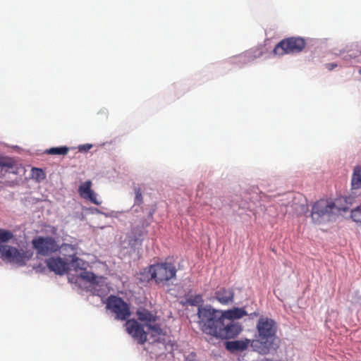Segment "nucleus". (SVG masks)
<instances>
[{
    "label": "nucleus",
    "mask_w": 361,
    "mask_h": 361,
    "mask_svg": "<svg viewBox=\"0 0 361 361\" xmlns=\"http://www.w3.org/2000/svg\"><path fill=\"white\" fill-rule=\"evenodd\" d=\"M223 310L211 305H200L197 310L198 324L202 331L216 338L228 340L235 338L243 331L238 322H225Z\"/></svg>",
    "instance_id": "nucleus-1"
},
{
    "label": "nucleus",
    "mask_w": 361,
    "mask_h": 361,
    "mask_svg": "<svg viewBox=\"0 0 361 361\" xmlns=\"http://www.w3.org/2000/svg\"><path fill=\"white\" fill-rule=\"evenodd\" d=\"M256 329V338L251 341L252 350L262 355L276 352L281 344V339L276 335V322L269 317H262L257 321Z\"/></svg>",
    "instance_id": "nucleus-2"
},
{
    "label": "nucleus",
    "mask_w": 361,
    "mask_h": 361,
    "mask_svg": "<svg viewBox=\"0 0 361 361\" xmlns=\"http://www.w3.org/2000/svg\"><path fill=\"white\" fill-rule=\"evenodd\" d=\"M351 204V199L348 197H340L335 200L321 199L312 207V219L317 224H320L324 218L331 220L348 212Z\"/></svg>",
    "instance_id": "nucleus-3"
},
{
    "label": "nucleus",
    "mask_w": 361,
    "mask_h": 361,
    "mask_svg": "<svg viewBox=\"0 0 361 361\" xmlns=\"http://www.w3.org/2000/svg\"><path fill=\"white\" fill-rule=\"evenodd\" d=\"M176 268L172 263H157L144 269L140 274V280L145 281L153 279L157 284L164 285L169 281L176 278Z\"/></svg>",
    "instance_id": "nucleus-4"
},
{
    "label": "nucleus",
    "mask_w": 361,
    "mask_h": 361,
    "mask_svg": "<svg viewBox=\"0 0 361 361\" xmlns=\"http://www.w3.org/2000/svg\"><path fill=\"white\" fill-rule=\"evenodd\" d=\"M63 251H70L71 252L68 255V258L62 259L59 257H52L46 259V264L51 271L59 275H63L68 271L70 264L75 268L80 267V265L83 264V262L76 256V252L73 245H63Z\"/></svg>",
    "instance_id": "nucleus-5"
},
{
    "label": "nucleus",
    "mask_w": 361,
    "mask_h": 361,
    "mask_svg": "<svg viewBox=\"0 0 361 361\" xmlns=\"http://www.w3.org/2000/svg\"><path fill=\"white\" fill-rule=\"evenodd\" d=\"M306 43L302 37H288L281 40L274 47L273 52L275 55L283 56L289 54L301 52L305 47Z\"/></svg>",
    "instance_id": "nucleus-6"
},
{
    "label": "nucleus",
    "mask_w": 361,
    "mask_h": 361,
    "mask_svg": "<svg viewBox=\"0 0 361 361\" xmlns=\"http://www.w3.org/2000/svg\"><path fill=\"white\" fill-rule=\"evenodd\" d=\"M31 255L28 251H25L23 249L18 250L8 245H0L1 258L10 263L23 266L31 257Z\"/></svg>",
    "instance_id": "nucleus-7"
},
{
    "label": "nucleus",
    "mask_w": 361,
    "mask_h": 361,
    "mask_svg": "<svg viewBox=\"0 0 361 361\" xmlns=\"http://www.w3.org/2000/svg\"><path fill=\"white\" fill-rule=\"evenodd\" d=\"M136 314L138 320L143 322L152 331L151 337L152 338V341L151 343L159 341V338L157 337L162 334V329L160 325L156 323L157 319V316L149 310L144 308L139 309Z\"/></svg>",
    "instance_id": "nucleus-8"
},
{
    "label": "nucleus",
    "mask_w": 361,
    "mask_h": 361,
    "mask_svg": "<svg viewBox=\"0 0 361 361\" xmlns=\"http://www.w3.org/2000/svg\"><path fill=\"white\" fill-rule=\"evenodd\" d=\"M106 307L116 314L115 318L118 320H126L130 316L128 305L121 298L111 295L109 297Z\"/></svg>",
    "instance_id": "nucleus-9"
},
{
    "label": "nucleus",
    "mask_w": 361,
    "mask_h": 361,
    "mask_svg": "<svg viewBox=\"0 0 361 361\" xmlns=\"http://www.w3.org/2000/svg\"><path fill=\"white\" fill-rule=\"evenodd\" d=\"M33 247L37 254L42 256H48L59 250V246L52 237L39 236L32 240Z\"/></svg>",
    "instance_id": "nucleus-10"
},
{
    "label": "nucleus",
    "mask_w": 361,
    "mask_h": 361,
    "mask_svg": "<svg viewBox=\"0 0 361 361\" xmlns=\"http://www.w3.org/2000/svg\"><path fill=\"white\" fill-rule=\"evenodd\" d=\"M126 329L127 332L135 339L139 344H144L147 338V334L144 331L143 326L141 325L135 319H128L126 322Z\"/></svg>",
    "instance_id": "nucleus-11"
},
{
    "label": "nucleus",
    "mask_w": 361,
    "mask_h": 361,
    "mask_svg": "<svg viewBox=\"0 0 361 361\" xmlns=\"http://www.w3.org/2000/svg\"><path fill=\"white\" fill-rule=\"evenodd\" d=\"M92 181L87 180L81 183L78 188V193L81 197L90 200L96 205H100L102 202L97 198V194L91 189Z\"/></svg>",
    "instance_id": "nucleus-12"
},
{
    "label": "nucleus",
    "mask_w": 361,
    "mask_h": 361,
    "mask_svg": "<svg viewBox=\"0 0 361 361\" xmlns=\"http://www.w3.org/2000/svg\"><path fill=\"white\" fill-rule=\"evenodd\" d=\"M145 233V226L143 224L142 226H133L131 228L130 235H128L129 245L134 248L140 246Z\"/></svg>",
    "instance_id": "nucleus-13"
},
{
    "label": "nucleus",
    "mask_w": 361,
    "mask_h": 361,
    "mask_svg": "<svg viewBox=\"0 0 361 361\" xmlns=\"http://www.w3.org/2000/svg\"><path fill=\"white\" fill-rule=\"evenodd\" d=\"M214 298L221 305H228L233 301L234 292L231 288H221L214 293Z\"/></svg>",
    "instance_id": "nucleus-14"
},
{
    "label": "nucleus",
    "mask_w": 361,
    "mask_h": 361,
    "mask_svg": "<svg viewBox=\"0 0 361 361\" xmlns=\"http://www.w3.org/2000/svg\"><path fill=\"white\" fill-rule=\"evenodd\" d=\"M225 321L235 322V320L243 318L247 315L244 307H233L232 309L223 310Z\"/></svg>",
    "instance_id": "nucleus-15"
},
{
    "label": "nucleus",
    "mask_w": 361,
    "mask_h": 361,
    "mask_svg": "<svg viewBox=\"0 0 361 361\" xmlns=\"http://www.w3.org/2000/svg\"><path fill=\"white\" fill-rule=\"evenodd\" d=\"M251 340L245 339L243 341H226L225 343L226 348L230 352H235V351H243L250 345L251 346Z\"/></svg>",
    "instance_id": "nucleus-16"
},
{
    "label": "nucleus",
    "mask_w": 361,
    "mask_h": 361,
    "mask_svg": "<svg viewBox=\"0 0 361 361\" xmlns=\"http://www.w3.org/2000/svg\"><path fill=\"white\" fill-rule=\"evenodd\" d=\"M351 185L353 189L361 188V166L357 165L353 169L351 178Z\"/></svg>",
    "instance_id": "nucleus-17"
},
{
    "label": "nucleus",
    "mask_w": 361,
    "mask_h": 361,
    "mask_svg": "<svg viewBox=\"0 0 361 361\" xmlns=\"http://www.w3.org/2000/svg\"><path fill=\"white\" fill-rule=\"evenodd\" d=\"M15 165V161L9 157L0 156V169L1 170L5 169V172L12 169Z\"/></svg>",
    "instance_id": "nucleus-18"
},
{
    "label": "nucleus",
    "mask_w": 361,
    "mask_h": 361,
    "mask_svg": "<svg viewBox=\"0 0 361 361\" xmlns=\"http://www.w3.org/2000/svg\"><path fill=\"white\" fill-rule=\"evenodd\" d=\"M69 152V148L66 146L51 147L46 150L49 154L54 155H66Z\"/></svg>",
    "instance_id": "nucleus-19"
},
{
    "label": "nucleus",
    "mask_w": 361,
    "mask_h": 361,
    "mask_svg": "<svg viewBox=\"0 0 361 361\" xmlns=\"http://www.w3.org/2000/svg\"><path fill=\"white\" fill-rule=\"evenodd\" d=\"M187 303L191 306H197L202 305L203 298L202 296L200 294L195 295L193 296H190L187 298Z\"/></svg>",
    "instance_id": "nucleus-20"
},
{
    "label": "nucleus",
    "mask_w": 361,
    "mask_h": 361,
    "mask_svg": "<svg viewBox=\"0 0 361 361\" xmlns=\"http://www.w3.org/2000/svg\"><path fill=\"white\" fill-rule=\"evenodd\" d=\"M350 217L352 220L357 224H361V207H357L351 210Z\"/></svg>",
    "instance_id": "nucleus-21"
},
{
    "label": "nucleus",
    "mask_w": 361,
    "mask_h": 361,
    "mask_svg": "<svg viewBox=\"0 0 361 361\" xmlns=\"http://www.w3.org/2000/svg\"><path fill=\"white\" fill-rule=\"evenodd\" d=\"M133 190L135 192V204L140 205L143 202V197L142 195V190L138 186H134Z\"/></svg>",
    "instance_id": "nucleus-22"
},
{
    "label": "nucleus",
    "mask_w": 361,
    "mask_h": 361,
    "mask_svg": "<svg viewBox=\"0 0 361 361\" xmlns=\"http://www.w3.org/2000/svg\"><path fill=\"white\" fill-rule=\"evenodd\" d=\"M13 233L4 229H0V243H6L13 238Z\"/></svg>",
    "instance_id": "nucleus-23"
},
{
    "label": "nucleus",
    "mask_w": 361,
    "mask_h": 361,
    "mask_svg": "<svg viewBox=\"0 0 361 361\" xmlns=\"http://www.w3.org/2000/svg\"><path fill=\"white\" fill-rule=\"evenodd\" d=\"M32 175L37 180H41L45 178V173L42 169L38 168H33L32 169Z\"/></svg>",
    "instance_id": "nucleus-24"
},
{
    "label": "nucleus",
    "mask_w": 361,
    "mask_h": 361,
    "mask_svg": "<svg viewBox=\"0 0 361 361\" xmlns=\"http://www.w3.org/2000/svg\"><path fill=\"white\" fill-rule=\"evenodd\" d=\"M80 277L89 282H94L96 279L93 273L87 271H82L80 274Z\"/></svg>",
    "instance_id": "nucleus-25"
},
{
    "label": "nucleus",
    "mask_w": 361,
    "mask_h": 361,
    "mask_svg": "<svg viewBox=\"0 0 361 361\" xmlns=\"http://www.w3.org/2000/svg\"><path fill=\"white\" fill-rule=\"evenodd\" d=\"M337 66V64L336 63H326V68L329 70V71H331L333 70L334 68H336Z\"/></svg>",
    "instance_id": "nucleus-26"
},
{
    "label": "nucleus",
    "mask_w": 361,
    "mask_h": 361,
    "mask_svg": "<svg viewBox=\"0 0 361 361\" xmlns=\"http://www.w3.org/2000/svg\"><path fill=\"white\" fill-rule=\"evenodd\" d=\"M66 244H63L62 245V246L61 247V254L64 256V258H68V255L71 253L70 251H63V246L65 245Z\"/></svg>",
    "instance_id": "nucleus-27"
},
{
    "label": "nucleus",
    "mask_w": 361,
    "mask_h": 361,
    "mask_svg": "<svg viewBox=\"0 0 361 361\" xmlns=\"http://www.w3.org/2000/svg\"><path fill=\"white\" fill-rule=\"evenodd\" d=\"M92 147V145H82V146H80L79 147L80 150H85V151H87L88 149H90V148Z\"/></svg>",
    "instance_id": "nucleus-28"
},
{
    "label": "nucleus",
    "mask_w": 361,
    "mask_h": 361,
    "mask_svg": "<svg viewBox=\"0 0 361 361\" xmlns=\"http://www.w3.org/2000/svg\"><path fill=\"white\" fill-rule=\"evenodd\" d=\"M262 51H257V54L255 56V57H259L262 55Z\"/></svg>",
    "instance_id": "nucleus-29"
},
{
    "label": "nucleus",
    "mask_w": 361,
    "mask_h": 361,
    "mask_svg": "<svg viewBox=\"0 0 361 361\" xmlns=\"http://www.w3.org/2000/svg\"><path fill=\"white\" fill-rule=\"evenodd\" d=\"M360 73L361 74V69L360 70Z\"/></svg>",
    "instance_id": "nucleus-30"
}]
</instances>
